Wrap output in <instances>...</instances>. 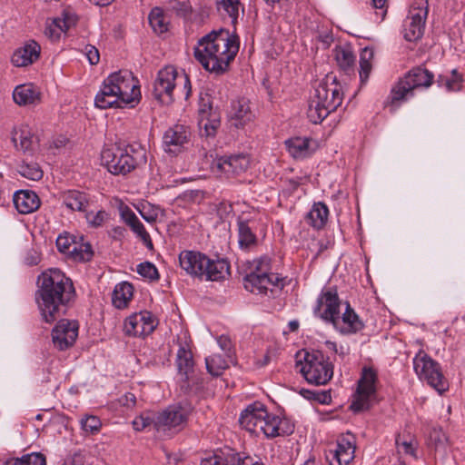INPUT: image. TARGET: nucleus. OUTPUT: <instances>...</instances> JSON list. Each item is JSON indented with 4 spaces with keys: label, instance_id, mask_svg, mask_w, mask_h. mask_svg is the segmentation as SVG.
I'll return each instance as SVG.
<instances>
[{
    "label": "nucleus",
    "instance_id": "obj_1",
    "mask_svg": "<svg viewBox=\"0 0 465 465\" xmlns=\"http://www.w3.org/2000/svg\"><path fill=\"white\" fill-rule=\"evenodd\" d=\"M74 296L73 282L60 270L49 269L38 276L35 301L46 323L64 315Z\"/></svg>",
    "mask_w": 465,
    "mask_h": 465
},
{
    "label": "nucleus",
    "instance_id": "obj_2",
    "mask_svg": "<svg viewBox=\"0 0 465 465\" xmlns=\"http://www.w3.org/2000/svg\"><path fill=\"white\" fill-rule=\"evenodd\" d=\"M239 37L229 30L212 31L198 41L194 57L203 67L217 75L223 74L230 68L239 51Z\"/></svg>",
    "mask_w": 465,
    "mask_h": 465
},
{
    "label": "nucleus",
    "instance_id": "obj_3",
    "mask_svg": "<svg viewBox=\"0 0 465 465\" xmlns=\"http://www.w3.org/2000/svg\"><path fill=\"white\" fill-rule=\"evenodd\" d=\"M343 89L335 76H327L314 90L307 110L311 123H322L331 112H334L342 103Z\"/></svg>",
    "mask_w": 465,
    "mask_h": 465
},
{
    "label": "nucleus",
    "instance_id": "obj_4",
    "mask_svg": "<svg viewBox=\"0 0 465 465\" xmlns=\"http://www.w3.org/2000/svg\"><path fill=\"white\" fill-rule=\"evenodd\" d=\"M434 82V74L427 68L420 65L408 71L403 77L392 86L391 94L384 102L385 106H390L391 111L397 109L401 102L414 95L417 88H428Z\"/></svg>",
    "mask_w": 465,
    "mask_h": 465
},
{
    "label": "nucleus",
    "instance_id": "obj_5",
    "mask_svg": "<svg viewBox=\"0 0 465 465\" xmlns=\"http://www.w3.org/2000/svg\"><path fill=\"white\" fill-rule=\"evenodd\" d=\"M182 80L183 84L184 98L187 100L191 95V82L187 74L179 75L173 66H165L161 69L153 86V95L162 104H170L173 102V90L176 82Z\"/></svg>",
    "mask_w": 465,
    "mask_h": 465
},
{
    "label": "nucleus",
    "instance_id": "obj_6",
    "mask_svg": "<svg viewBox=\"0 0 465 465\" xmlns=\"http://www.w3.org/2000/svg\"><path fill=\"white\" fill-rule=\"evenodd\" d=\"M377 371L372 367H363L350 405L353 412L368 411L377 402Z\"/></svg>",
    "mask_w": 465,
    "mask_h": 465
},
{
    "label": "nucleus",
    "instance_id": "obj_7",
    "mask_svg": "<svg viewBox=\"0 0 465 465\" xmlns=\"http://www.w3.org/2000/svg\"><path fill=\"white\" fill-rule=\"evenodd\" d=\"M301 371L309 383L325 385L333 376V364L322 351L313 350L305 353Z\"/></svg>",
    "mask_w": 465,
    "mask_h": 465
},
{
    "label": "nucleus",
    "instance_id": "obj_8",
    "mask_svg": "<svg viewBox=\"0 0 465 465\" xmlns=\"http://www.w3.org/2000/svg\"><path fill=\"white\" fill-rule=\"evenodd\" d=\"M413 368L418 377L427 381L440 394L448 391L449 382L443 376L440 363L431 359L424 351L420 350L415 355Z\"/></svg>",
    "mask_w": 465,
    "mask_h": 465
},
{
    "label": "nucleus",
    "instance_id": "obj_9",
    "mask_svg": "<svg viewBox=\"0 0 465 465\" xmlns=\"http://www.w3.org/2000/svg\"><path fill=\"white\" fill-rule=\"evenodd\" d=\"M429 13L428 0H414L409 15L403 22V37L406 41L414 42L421 38Z\"/></svg>",
    "mask_w": 465,
    "mask_h": 465
},
{
    "label": "nucleus",
    "instance_id": "obj_10",
    "mask_svg": "<svg viewBox=\"0 0 465 465\" xmlns=\"http://www.w3.org/2000/svg\"><path fill=\"white\" fill-rule=\"evenodd\" d=\"M142 99L139 80L129 70H118V109L136 107Z\"/></svg>",
    "mask_w": 465,
    "mask_h": 465
},
{
    "label": "nucleus",
    "instance_id": "obj_11",
    "mask_svg": "<svg viewBox=\"0 0 465 465\" xmlns=\"http://www.w3.org/2000/svg\"><path fill=\"white\" fill-rule=\"evenodd\" d=\"M340 306L341 300L336 287L325 288L317 299L313 313L324 322L337 327L340 320Z\"/></svg>",
    "mask_w": 465,
    "mask_h": 465
},
{
    "label": "nucleus",
    "instance_id": "obj_12",
    "mask_svg": "<svg viewBox=\"0 0 465 465\" xmlns=\"http://www.w3.org/2000/svg\"><path fill=\"white\" fill-rule=\"evenodd\" d=\"M190 412V406L171 405L156 415L154 428L159 431L178 432L186 425Z\"/></svg>",
    "mask_w": 465,
    "mask_h": 465
},
{
    "label": "nucleus",
    "instance_id": "obj_13",
    "mask_svg": "<svg viewBox=\"0 0 465 465\" xmlns=\"http://www.w3.org/2000/svg\"><path fill=\"white\" fill-rule=\"evenodd\" d=\"M294 428L295 426L292 420L285 416L282 417L270 413L267 410L264 420H262L259 427L265 437L269 439L289 436L293 433Z\"/></svg>",
    "mask_w": 465,
    "mask_h": 465
},
{
    "label": "nucleus",
    "instance_id": "obj_14",
    "mask_svg": "<svg viewBox=\"0 0 465 465\" xmlns=\"http://www.w3.org/2000/svg\"><path fill=\"white\" fill-rule=\"evenodd\" d=\"M155 322L148 312L134 313L124 320L123 331L127 336L144 337L155 329Z\"/></svg>",
    "mask_w": 465,
    "mask_h": 465
},
{
    "label": "nucleus",
    "instance_id": "obj_15",
    "mask_svg": "<svg viewBox=\"0 0 465 465\" xmlns=\"http://www.w3.org/2000/svg\"><path fill=\"white\" fill-rule=\"evenodd\" d=\"M78 336L76 322L60 320L52 331V340L55 348L64 351L74 345Z\"/></svg>",
    "mask_w": 465,
    "mask_h": 465
},
{
    "label": "nucleus",
    "instance_id": "obj_16",
    "mask_svg": "<svg viewBox=\"0 0 465 465\" xmlns=\"http://www.w3.org/2000/svg\"><path fill=\"white\" fill-rule=\"evenodd\" d=\"M118 213L121 221L138 237L143 243L149 249L153 248L150 234L145 230L143 223L139 220L135 213L124 202L118 200Z\"/></svg>",
    "mask_w": 465,
    "mask_h": 465
},
{
    "label": "nucleus",
    "instance_id": "obj_17",
    "mask_svg": "<svg viewBox=\"0 0 465 465\" xmlns=\"http://www.w3.org/2000/svg\"><path fill=\"white\" fill-rule=\"evenodd\" d=\"M250 163V158L246 154L223 156L213 162V170L227 176H234L244 173Z\"/></svg>",
    "mask_w": 465,
    "mask_h": 465
},
{
    "label": "nucleus",
    "instance_id": "obj_18",
    "mask_svg": "<svg viewBox=\"0 0 465 465\" xmlns=\"http://www.w3.org/2000/svg\"><path fill=\"white\" fill-rule=\"evenodd\" d=\"M190 128L183 124H174L168 128L163 137L164 150L168 153L177 154L190 142Z\"/></svg>",
    "mask_w": 465,
    "mask_h": 465
},
{
    "label": "nucleus",
    "instance_id": "obj_19",
    "mask_svg": "<svg viewBox=\"0 0 465 465\" xmlns=\"http://www.w3.org/2000/svg\"><path fill=\"white\" fill-rule=\"evenodd\" d=\"M118 174H127L134 171L141 159L144 158V150L140 144H127L124 148L118 145Z\"/></svg>",
    "mask_w": 465,
    "mask_h": 465
},
{
    "label": "nucleus",
    "instance_id": "obj_20",
    "mask_svg": "<svg viewBox=\"0 0 465 465\" xmlns=\"http://www.w3.org/2000/svg\"><path fill=\"white\" fill-rule=\"evenodd\" d=\"M12 142L17 151L32 154L38 147V138L28 124H21L12 131Z\"/></svg>",
    "mask_w": 465,
    "mask_h": 465
},
{
    "label": "nucleus",
    "instance_id": "obj_21",
    "mask_svg": "<svg viewBox=\"0 0 465 465\" xmlns=\"http://www.w3.org/2000/svg\"><path fill=\"white\" fill-rule=\"evenodd\" d=\"M207 257L200 252L184 250L179 254V263L187 274L203 280L204 265L208 262Z\"/></svg>",
    "mask_w": 465,
    "mask_h": 465
},
{
    "label": "nucleus",
    "instance_id": "obj_22",
    "mask_svg": "<svg viewBox=\"0 0 465 465\" xmlns=\"http://www.w3.org/2000/svg\"><path fill=\"white\" fill-rule=\"evenodd\" d=\"M266 410L261 401L249 404L240 414V425L248 431L255 432L264 420Z\"/></svg>",
    "mask_w": 465,
    "mask_h": 465
},
{
    "label": "nucleus",
    "instance_id": "obj_23",
    "mask_svg": "<svg viewBox=\"0 0 465 465\" xmlns=\"http://www.w3.org/2000/svg\"><path fill=\"white\" fill-rule=\"evenodd\" d=\"M355 436L351 432H347L338 437L333 457L339 465H348L355 457Z\"/></svg>",
    "mask_w": 465,
    "mask_h": 465
},
{
    "label": "nucleus",
    "instance_id": "obj_24",
    "mask_svg": "<svg viewBox=\"0 0 465 465\" xmlns=\"http://www.w3.org/2000/svg\"><path fill=\"white\" fill-rule=\"evenodd\" d=\"M255 222L250 219L238 217L237 231L238 243L241 250L250 251L258 244V237L255 233Z\"/></svg>",
    "mask_w": 465,
    "mask_h": 465
},
{
    "label": "nucleus",
    "instance_id": "obj_25",
    "mask_svg": "<svg viewBox=\"0 0 465 465\" xmlns=\"http://www.w3.org/2000/svg\"><path fill=\"white\" fill-rule=\"evenodd\" d=\"M116 73H112L104 81L103 85L95 96L94 104L97 108L107 109L116 104Z\"/></svg>",
    "mask_w": 465,
    "mask_h": 465
},
{
    "label": "nucleus",
    "instance_id": "obj_26",
    "mask_svg": "<svg viewBox=\"0 0 465 465\" xmlns=\"http://www.w3.org/2000/svg\"><path fill=\"white\" fill-rule=\"evenodd\" d=\"M41 96L40 89L31 83L19 84L13 91L14 102L20 106L37 105Z\"/></svg>",
    "mask_w": 465,
    "mask_h": 465
},
{
    "label": "nucleus",
    "instance_id": "obj_27",
    "mask_svg": "<svg viewBox=\"0 0 465 465\" xmlns=\"http://www.w3.org/2000/svg\"><path fill=\"white\" fill-rule=\"evenodd\" d=\"M40 51V45L35 41H30L14 52L11 62L16 67L27 66L39 58Z\"/></svg>",
    "mask_w": 465,
    "mask_h": 465
},
{
    "label": "nucleus",
    "instance_id": "obj_28",
    "mask_svg": "<svg viewBox=\"0 0 465 465\" xmlns=\"http://www.w3.org/2000/svg\"><path fill=\"white\" fill-rule=\"evenodd\" d=\"M175 364L181 381L189 386V381L193 372L194 361L193 352L185 345H181L176 355Z\"/></svg>",
    "mask_w": 465,
    "mask_h": 465
},
{
    "label": "nucleus",
    "instance_id": "obj_29",
    "mask_svg": "<svg viewBox=\"0 0 465 465\" xmlns=\"http://www.w3.org/2000/svg\"><path fill=\"white\" fill-rule=\"evenodd\" d=\"M15 209L23 214L34 213L40 206L38 195L29 190L17 191L13 197Z\"/></svg>",
    "mask_w": 465,
    "mask_h": 465
},
{
    "label": "nucleus",
    "instance_id": "obj_30",
    "mask_svg": "<svg viewBox=\"0 0 465 465\" xmlns=\"http://www.w3.org/2000/svg\"><path fill=\"white\" fill-rule=\"evenodd\" d=\"M63 204L73 212L86 213L90 205V198L87 193L78 190H67L60 196Z\"/></svg>",
    "mask_w": 465,
    "mask_h": 465
},
{
    "label": "nucleus",
    "instance_id": "obj_31",
    "mask_svg": "<svg viewBox=\"0 0 465 465\" xmlns=\"http://www.w3.org/2000/svg\"><path fill=\"white\" fill-rule=\"evenodd\" d=\"M242 453L226 447L217 450L211 457L203 459L201 465H239Z\"/></svg>",
    "mask_w": 465,
    "mask_h": 465
},
{
    "label": "nucleus",
    "instance_id": "obj_32",
    "mask_svg": "<svg viewBox=\"0 0 465 465\" xmlns=\"http://www.w3.org/2000/svg\"><path fill=\"white\" fill-rule=\"evenodd\" d=\"M207 261L203 269V280L221 281L230 274V264L226 260H212L207 257Z\"/></svg>",
    "mask_w": 465,
    "mask_h": 465
},
{
    "label": "nucleus",
    "instance_id": "obj_33",
    "mask_svg": "<svg viewBox=\"0 0 465 465\" xmlns=\"http://www.w3.org/2000/svg\"><path fill=\"white\" fill-rule=\"evenodd\" d=\"M56 246L59 251L68 252L79 261H89L92 258L93 252L91 245L88 243L80 245L79 249L75 243H70L67 237L58 236L56 239Z\"/></svg>",
    "mask_w": 465,
    "mask_h": 465
},
{
    "label": "nucleus",
    "instance_id": "obj_34",
    "mask_svg": "<svg viewBox=\"0 0 465 465\" xmlns=\"http://www.w3.org/2000/svg\"><path fill=\"white\" fill-rule=\"evenodd\" d=\"M252 118L248 102L242 98L232 103V109L230 112V119L232 125L236 128L243 127L244 124L250 122Z\"/></svg>",
    "mask_w": 465,
    "mask_h": 465
},
{
    "label": "nucleus",
    "instance_id": "obj_35",
    "mask_svg": "<svg viewBox=\"0 0 465 465\" xmlns=\"http://www.w3.org/2000/svg\"><path fill=\"white\" fill-rule=\"evenodd\" d=\"M334 57L339 68L346 74H355L356 56L350 47H336L334 49Z\"/></svg>",
    "mask_w": 465,
    "mask_h": 465
},
{
    "label": "nucleus",
    "instance_id": "obj_36",
    "mask_svg": "<svg viewBox=\"0 0 465 465\" xmlns=\"http://www.w3.org/2000/svg\"><path fill=\"white\" fill-rule=\"evenodd\" d=\"M312 139L307 137H292L285 141L289 153L295 159L309 157L312 151L310 149Z\"/></svg>",
    "mask_w": 465,
    "mask_h": 465
},
{
    "label": "nucleus",
    "instance_id": "obj_37",
    "mask_svg": "<svg viewBox=\"0 0 465 465\" xmlns=\"http://www.w3.org/2000/svg\"><path fill=\"white\" fill-rule=\"evenodd\" d=\"M329 216V209L322 202L314 203L311 211L306 215L308 223L314 229H322Z\"/></svg>",
    "mask_w": 465,
    "mask_h": 465
},
{
    "label": "nucleus",
    "instance_id": "obj_38",
    "mask_svg": "<svg viewBox=\"0 0 465 465\" xmlns=\"http://www.w3.org/2000/svg\"><path fill=\"white\" fill-rule=\"evenodd\" d=\"M269 282L268 274H247L243 278L244 288L256 294H267Z\"/></svg>",
    "mask_w": 465,
    "mask_h": 465
},
{
    "label": "nucleus",
    "instance_id": "obj_39",
    "mask_svg": "<svg viewBox=\"0 0 465 465\" xmlns=\"http://www.w3.org/2000/svg\"><path fill=\"white\" fill-rule=\"evenodd\" d=\"M341 320L346 325L345 332L347 333H356L364 328V323L349 302H346V309L342 313Z\"/></svg>",
    "mask_w": 465,
    "mask_h": 465
},
{
    "label": "nucleus",
    "instance_id": "obj_40",
    "mask_svg": "<svg viewBox=\"0 0 465 465\" xmlns=\"http://www.w3.org/2000/svg\"><path fill=\"white\" fill-rule=\"evenodd\" d=\"M464 78L463 75L458 72L457 69H453L450 72V75H439L437 83L440 86H445L449 92H459L462 89Z\"/></svg>",
    "mask_w": 465,
    "mask_h": 465
},
{
    "label": "nucleus",
    "instance_id": "obj_41",
    "mask_svg": "<svg viewBox=\"0 0 465 465\" xmlns=\"http://www.w3.org/2000/svg\"><path fill=\"white\" fill-rule=\"evenodd\" d=\"M374 57L373 50L368 47H365L361 50L360 54V80L361 84H365L369 77L372 69L371 61Z\"/></svg>",
    "mask_w": 465,
    "mask_h": 465
},
{
    "label": "nucleus",
    "instance_id": "obj_42",
    "mask_svg": "<svg viewBox=\"0 0 465 465\" xmlns=\"http://www.w3.org/2000/svg\"><path fill=\"white\" fill-rule=\"evenodd\" d=\"M149 24L156 34H163L168 31L169 22L166 20L163 10L154 7L148 16Z\"/></svg>",
    "mask_w": 465,
    "mask_h": 465
},
{
    "label": "nucleus",
    "instance_id": "obj_43",
    "mask_svg": "<svg viewBox=\"0 0 465 465\" xmlns=\"http://www.w3.org/2000/svg\"><path fill=\"white\" fill-rule=\"evenodd\" d=\"M3 465H46V459L40 452H31L20 458L9 459Z\"/></svg>",
    "mask_w": 465,
    "mask_h": 465
},
{
    "label": "nucleus",
    "instance_id": "obj_44",
    "mask_svg": "<svg viewBox=\"0 0 465 465\" xmlns=\"http://www.w3.org/2000/svg\"><path fill=\"white\" fill-rule=\"evenodd\" d=\"M115 144L109 143L105 144L101 153V164L106 168L111 174H116V163L114 162L116 157Z\"/></svg>",
    "mask_w": 465,
    "mask_h": 465
},
{
    "label": "nucleus",
    "instance_id": "obj_45",
    "mask_svg": "<svg viewBox=\"0 0 465 465\" xmlns=\"http://www.w3.org/2000/svg\"><path fill=\"white\" fill-rule=\"evenodd\" d=\"M207 371L213 376H220L228 367L227 361L222 355L213 354L205 359Z\"/></svg>",
    "mask_w": 465,
    "mask_h": 465
},
{
    "label": "nucleus",
    "instance_id": "obj_46",
    "mask_svg": "<svg viewBox=\"0 0 465 465\" xmlns=\"http://www.w3.org/2000/svg\"><path fill=\"white\" fill-rule=\"evenodd\" d=\"M18 173L25 178L33 181H39L44 173L38 163L26 162L18 165Z\"/></svg>",
    "mask_w": 465,
    "mask_h": 465
},
{
    "label": "nucleus",
    "instance_id": "obj_47",
    "mask_svg": "<svg viewBox=\"0 0 465 465\" xmlns=\"http://www.w3.org/2000/svg\"><path fill=\"white\" fill-rule=\"evenodd\" d=\"M134 288L132 283L123 282L118 289V310L126 308L134 297Z\"/></svg>",
    "mask_w": 465,
    "mask_h": 465
},
{
    "label": "nucleus",
    "instance_id": "obj_48",
    "mask_svg": "<svg viewBox=\"0 0 465 465\" xmlns=\"http://www.w3.org/2000/svg\"><path fill=\"white\" fill-rule=\"evenodd\" d=\"M301 394L307 400L317 401L321 404H330L331 395L330 391L306 390L302 389Z\"/></svg>",
    "mask_w": 465,
    "mask_h": 465
},
{
    "label": "nucleus",
    "instance_id": "obj_49",
    "mask_svg": "<svg viewBox=\"0 0 465 465\" xmlns=\"http://www.w3.org/2000/svg\"><path fill=\"white\" fill-rule=\"evenodd\" d=\"M217 5L226 12L232 19V24L235 25L239 16L240 0H217Z\"/></svg>",
    "mask_w": 465,
    "mask_h": 465
},
{
    "label": "nucleus",
    "instance_id": "obj_50",
    "mask_svg": "<svg viewBox=\"0 0 465 465\" xmlns=\"http://www.w3.org/2000/svg\"><path fill=\"white\" fill-rule=\"evenodd\" d=\"M76 22L77 15L74 12L64 10L63 11L61 17L54 19L53 24L61 31L65 32L74 26Z\"/></svg>",
    "mask_w": 465,
    "mask_h": 465
},
{
    "label": "nucleus",
    "instance_id": "obj_51",
    "mask_svg": "<svg viewBox=\"0 0 465 465\" xmlns=\"http://www.w3.org/2000/svg\"><path fill=\"white\" fill-rule=\"evenodd\" d=\"M167 9L181 17H187L192 13V6L189 1L169 0Z\"/></svg>",
    "mask_w": 465,
    "mask_h": 465
},
{
    "label": "nucleus",
    "instance_id": "obj_52",
    "mask_svg": "<svg viewBox=\"0 0 465 465\" xmlns=\"http://www.w3.org/2000/svg\"><path fill=\"white\" fill-rule=\"evenodd\" d=\"M137 272L151 282L158 281L160 278L156 266L150 262H143L137 265Z\"/></svg>",
    "mask_w": 465,
    "mask_h": 465
},
{
    "label": "nucleus",
    "instance_id": "obj_53",
    "mask_svg": "<svg viewBox=\"0 0 465 465\" xmlns=\"http://www.w3.org/2000/svg\"><path fill=\"white\" fill-rule=\"evenodd\" d=\"M252 267V272L249 274H268L272 269V259L267 255L261 256L253 260Z\"/></svg>",
    "mask_w": 465,
    "mask_h": 465
},
{
    "label": "nucleus",
    "instance_id": "obj_54",
    "mask_svg": "<svg viewBox=\"0 0 465 465\" xmlns=\"http://www.w3.org/2000/svg\"><path fill=\"white\" fill-rule=\"evenodd\" d=\"M81 428L88 433L94 434L100 430L101 420L98 417L94 415H86L80 420Z\"/></svg>",
    "mask_w": 465,
    "mask_h": 465
},
{
    "label": "nucleus",
    "instance_id": "obj_55",
    "mask_svg": "<svg viewBox=\"0 0 465 465\" xmlns=\"http://www.w3.org/2000/svg\"><path fill=\"white\" fill-rule=\"evenodd\" d=\"M108 213L105 211H99L97 213H86L85 218L87 223L93 227L101 226L104 223L108 220Z\"/></svg>",
    "mask_w": 465,
    "mask_h": 465
},
{
    "label": "nucleus",
    "instance_id": "obj_56",
    "mask_svg": "<svg viewBox=\"0 0 465 465\" xmlns=\"http://www.w3.org/2000/svg\"><path fill=\"white\" fill-rule=\"evenodd\" d=\"M212 98L211 95L208 94H201L200 99H199V114H201L202 118L209 117L212 115Z\"/></svg>",
    "mask_w": 465,
    "mask_h": 465
},
{
    "label": "nucleus",
    "instance_id": "obj_57",
    "mask_svg": "<svg viewBox=\"0 0 465 465\" xmlns=\"http://www.w3.org/2000/svg\"><path fill=\"white\" fill-rule=\"evenodd\" d=\"M152 424L154 425V419L145 413H142L132 421L133 428L136 431L143 430Z\"/></svg>",
    "mask_w": 465,
    "mask_h": 465
},
{
    "label": "nucleus",
    "instance_id": "obj_58",
    "mask_svg": "<svg viewBox=\"0 0 465 465\" xmlns=\"http://www.w3.org/2000/svg\"><path fill=\"white\" fill-rule=\"evenodd\" d=\"M137 403L136 396L132 392H125L118 399V405L122 409H125L128 411H133Z\"/></svg>",
    "mask_w": 465,
    "mask_h": 465
},
{
    "label": "nucleus",
    "instance_id": "obj_59",
    "mask_svg": "<svg viewBox=\"0 0 465 465\" xmlns=\"http://www.w3.org/2000/svg\"><path fill=\"white\" fill-rule=\"evenodd\" d=\"M86 57L91 64H97L100 60V55L98 50L93 46L88 45L85 48Z\"/></svg>",
    "mask_w": 465,
    "mask_h": 465
},
{
    "label": "nucleus",
    "instance_id": "obj_60",
    "mask_svg": "<svg viewBox=\"0 0 465 465\" xmlns=\"http://www.w3.org/2000/svg\"><path fill=\"white\" fill-rule=\"evenodd\" d=\"M242 460L239 465H265L262 459L258 456L252 457L245 453H242Z\"/></svg>",
    "mask_w": 465,
    "mask_h": 465
},
{
    "label": "nucleus",
    "instance_id": "obj_61",
    "mask_svg": "<svg viewBox=\"0 0 465 465\" xmlns=\"http://www.w3.org/2000/svg\"><path fill=\"white\" fill-rule=\"evenodd\" d=\"M41 261L40 253L35 250H29L25 258V262L29 266L37 265Z\"/></svg>",
    "mask_w": 465,
    "mask_h": 465
},
{
    "label": "nucleus",
    "instance_id": "obj_62",
    "mask_svg": "<svg viewBox=\"0 0 465 465\" xmlns=\"http://www.w3.org/2000/svg\"><path fill=\"white\" fill-rule=\"evenodd\" d=\"M268 277L270 279V282H268L270 286L282 289L286 285L285 278L281 277L277 273L269 272Z\"/></svg>",
    "mask_w": 465,
    "mask_h": 465
},
{
    "label": "nucleus",
    "instance_id": "obj_63",
    "mask_svg": "<svg viewBox=\"0 0 465 465\" xmlns=\"http://www.w3.org/2000/svg\"><path fill=\"white\" fill-rule=\"evenodd\" d=\"M396 443L398 446L402 447V450L406 454L414 455L415 448L411 441H403L401 443L399 440H396Z\"/></svg>",
    "mask_w": 465,
    "mask_h": 465
},
{
    "label": "nucleus",
    "instance_id": "obj_64",
    "mask_svg": "<svg viewBox=\"0 0 465 465\" xmlns=\"http://www.w3.org/2000/svg\"><path fill=\"white\" fill-rule=\"evenodd\" d=\"M221 349L224 351H229L231 350L232 342L231 340L224 335H222L217 340Z\"/></svg>",
    "mask_w": 465,
    "mask_h": 465
}]
</instances>
